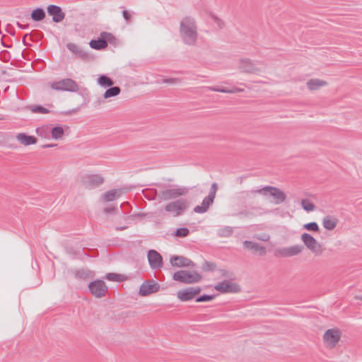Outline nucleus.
<instances>
[{"label": "nucleus", "instance_id": "obj_1", "mask_svg": "<svg viewBox=\"0 0 362 362\" xmlns=\"http://www.w3.org/2000/svg\"><path fill=\"white\" fill-rule=\"evenodd\" d=\"M180 34L185 45H194L197 40V27L195 21L190 16H185L180 23Z\"/></svg>", "mask_w": 362, "mask_h": 362}, {"label": "nucleus", "instance_id": "obj_2", "mask_svg": "<svg viewBox=\"0 0 362 362\" xmlns=\"http://www.w3.org/2000/svg\"><path fill=\"white\" fill-rule=\"evenodd\" d=\"M252 193L253 194H262L264 196H271L274 199L276 204H280L283 203L286 198L285 193L279 188L267 185L261 189H252Z\"/></svg>", "mask_w": 362, "mask_h": 362}, {"label": "nucleus", "instance_id": "obj_3", "mask_svg": "<svg viewBox=\"0 0 362 362\" xmlns=\"http://www.w3.org/2000/svg\"><path fill=\"white\" fill-rule=\"evenodd\" d=\"M173 279L184 284H194L200 281L202 276L197 271L191 272L186 270H180L174 273Z\"/></svg>", "mask_w": 362, "mask_h": 362}, {"label": "nucleus", "instance_id": "obj_4", "mask_svg": "<svg viewBox=\"0 0 362 362\" xmlns=\"http://www.w3.org/2000/svg\"><path fill=\"white\" fill-rule=\"evenodd\" d=\"M50 88L57 91L75 93L79 90V86L73 79L66 78L50 83Z\"/></svg>", "mask_w": 362, "mask_h": 362}, {"label": "nucleus", "instance_id": "obj_5", "mask_svg": "<svg viewBox=\"0 0 362 362\" xmlns=\"http://www.w3.org/2000/svg\"><path fill=\"white\" fill-rule=\"evenodd\" d=\"M187 207V199H180L166 204L165 206V211L171 213L174 217H177L182 214Z\"/></svg>", "mask_w": 362, "mask_h": 362}, {"label": "nucleus", "instance_id": "obj_6", "mask_svg": "<svg viewBox=\"0 0 362 362\" xmlns=\"http://www.w3.org/2000/svg\"><path fill=\"white\" fill-rule=\"evenodd\" d=\"M113 40H115V37L112 33L104 31L100 33V37L97 40H91L89 45L92 49L101 50L106 48L108 42L111 43Z\"/></svg>", "mask_w": 362, "mask_h": 362}, {"label": "nucleus", "instance_id": "obj_7", "mask_svg": "<svg viewBox=\"0 0 362 362\" xmlns=\"http://www.w3.org/2000/svg\"><path fill=\"white\" fill-rule=\"evenodd\" d=\"M301 240L306 246V247L311 251L315 255L319 256L322 252L321 245L308 233H304L301 235Z\"/></svg>", "mask_w": 362, "mask_h": 362}, {"label": "nucleus", "instance_id": "obj_8", "mask_svg": "<svg viewBox=\"0 0 362 362\" xmlns=\"http://www.w3.org/2000/svg\"><path fill=\"white\" fill-rule=\"evenodd\" d=\"M88 289L93 296L100 298L105 296L108 288L103 280L97 279L89 283Z\"/></svg>", "mask_w": 362, "mask_h": 362}, {"label": "nucleus", "instance_id": "obj_9", "mask_svg": "<svg viewBox=\"0 0 362 362\" xmlns=\"http://www.w3.org/2000/svg\"><path fill=\"white\" fill-rule=\"evenodd\" d=\"M214 288L221 293H237L240 291V286L228 280H224L215 285Z\"/></svg>", "mask_w": 362, "mask_h": 362}, {"label": "nucleus", "instance_id": "obj_10", "mask_svg": "<svg viewBox=\"0 0 362 362\" xmlns=\"http://www.w3.org/2000/svg\"><path fill=\"white\" fill-rule=\"evenodd\" d=\"M303 250V246L300 245H294L290 247H280L276 249L274 255L276 257H293L300 253Z\"/></svg>", "mask_w": 362, "mask_h": 362}, {"label": "nucleus", "instance_id": "obj_11", "mask_svg": "<svg viewBox=\"0 0 362 362\" xmlns=\"http://www.w3.org/2000/svg\"><path fill=\"white\" fill-rule=\"evenodd\" d=\"M188 192L186 187H177L166 189L160 194V197L163 200H170L175 199L180 196L185 195Z\"/></svg>", "mask_w": 362, "mask_h": 362}, {"label": "nucleus", "instance_id": "obj_12", "mask_svg": "<svg viewBox=\"0 0 362 362\" xmlns=\"http://www.w3.org/2000/svg\"><path fill=\"white\" fill-rule=\"evenodd\" d=\"M104 182L100 175H85L82 177L83 185L88 189H93L98 187Z\"/></svg>", "mask_w": 362, "mask_h": 362}, {"label": "nucleus", "instance_id": "obj_13", "mask_svg": "<svg viewBox=\"0 0 362 362\" xmlns=\"http://www.w3.org/2000/svg\"><path fill=\"white\" fill-rule=\"evenodd\" d=\"M147 258L149 266L152 269H158L163 267V257L156 250H149L147 254Z\"/></svg>", "mask_w": 362, "mask_h": 362}, {"label": "nucleus", "instance_id": "obj_14", "mask_svg": "<svg viewBox=\"0 0 362 362\" xmlns=\"http://www.w3.org/2000/svg\"><path fill=\"white\" fill-rule=\"evenodd\" d=\"M339 331L336 329H327L323 335V340L325 344L329 348H334L339 341Z\"/></svg>", "mask_w": 362, "mask_h": 362}, {"label": "nucleus", "instance_id": "obj_15", "mask_svg": "<svg viewBox=\"0 0 362 362\" xmlns=\"http://www.w3.org/2000/svg\"><path fill=\"white\" fill-rule=\"evenodd\" d=\"M47 11L49 15L52 16V21L54 23H60L65 18V13L59 6L54 4L49 5L47 7Z\"/></svg>", "mask_w": 362, "mask_h": 362}, {"label": "nucleus", "instance_id": "obj_16", "mask_svg": "<svg viewBox=\"0 0 362 362\" xmlns=\"http://www.w3.org/2000/svg\"><path fill=\"white\" fill-rule=\"evenodd\" d=\"M159 289V285L153 281H144L140 286L139 293L141 296H146L156 293Z\"/></svg>", "mask_w": 362, "mask_h": 362}, {"label": "nucleus", "instance_id": "obj_17", "mask_svg": "<svg viewBox=\"0 0 362 362\" xmlns=\"http://www.w3.org/2000/svg\"><path fill=\"white\" fill-rule=\"evenodd\" d=\"M170 262L173 267H187L190 266H194V262L191 259L179 255L172 256L170 259Z\"/></svg>", "mask_w": 362, "mask_h": 362}, {"label": "nucleus", "instance_id": "obj_18", "mask_svg": "<svg viewBox=\"0 0 362 362\" xmlns=\"http://www.w3.org/2000/svg\"><path fill=\"white\" fill-rule=\"evenodd\" d=\"M66 48L81 59L87 60L90 57L87 52L74 43L66 44Z\"/></svg>", "mask_w": 362, "mask_h": 362}, {"label": "nucleus", "instance_id": "obj_19", "mask_svg": "<svg viewBox=\"0 0 362 362\" xmlns=\"http://www.w3.org/2000/svg\"><path fill=\"white\" fill-rule=\"evenodd\" d=\"M243 245L245 249L258 252L260 255H264L267 253V249L264 246L253 241L245 240L243 243Z\"/></svg>", "mask_w": 362, "mask_h": 362}, {"label": "nucleus", "instance_id": "obj_20", "mask_svg": "<svg viewBox=\"0 0 362 362\" xmlns=\"http://www.w3.org/2000/svg\"><path fill=\"white\" fill-rule=\"evenodd\" d=\"M214 199L209 196H206L204 198L201 205L196 206L193 211L197 214H204L208 211L210 206L214 203Z\"/></svg>", "mask_w": 362, "mask_h": 362}, {"label": "nucleus", "instance_id": "obj_21", "mask_svg": "<svg viewBox=\"0 0 362 362\" xmlns=\"http://www.w3.org/2000/svg\"><path fill=\"white\" fill-rule=\"evenodd\" d=\"M240 68L242 71L245 73H257L259 72V69H257L255 65L252 62V61L249 59H245L240 60Z\"/></svg>", "mask_w": 362, "mask_h": 362}, {"label": "nucleus", "instance_id": "obj_22", "mask_svg": "<svg viewBox=\"0 0 362 362\" xmlns=\"http://www.w3.org/2000/svg\"><path fill=\"white\" fill-rule=\"evenodd\" d=\"M16 139L24 146H29L37 143V139L35 136L27 135L25 133L18 134Z\"/></svg>", "mask_w": 362, "mask_h": 362}, {"label": "nucleus", "instance_id": "obj_23", "mask_svg": "<svg viewBox=\"0 0 362 362\" xmlns=\"http://www.w3.org/2000/svg\"><path fill=\"white\" fill-rule=\"evenodd\" d=\"M209 90L214 92L223 93H241L244 90L242 88H239L237 87H232L231 88H228L226 87H219V86H211L208 88Z\"/></svg>", "mask_w": 362, "mask_h": 362}, {"label": "nucleus", "instance_id": "obj_24", "mask_svg": "<svg viewBox=\"0 0 362 362\" xmlns=\"http://www.w3.org/2000/svg\"><path fill=\"white\" fill-rule=\"evenodd\" d=\"M72 274L74 275V277L78 280H85L91 276V272L85 268L75 269L72 270Z\"/></svg>", "mask_w": 362, "mask_h": 362}, {"label": "nucleus", "instance_id": "obj_25", "mask_svg": "<svg viewBox=\"0 0 362 362\" xmlns=\"http://www.w3.org/2000/svg\"><path fill=\"white\" fill-rule=\"evenodd\" d=\"M45 10L41 7L34 8L30 13V18L34 21H41L45 18Z\"/></svg>", "mask_w": 362, "mask_h": 362}, {"label": "nucleus", "instance_id": "obj_26", "mask_svg": "<svg viewBox=\"0 0 362 362\" xmlns=\"http://www.w3.org/2000/svg\"><path fill=\"white\" fill-rule=\"evenodd\" d=\"M177 298L181 301H188L192 300L194 296L191 290V288H187L177 292Z\"/></svg>", "mask_w": 362, "mask_h": 362}, {"label": "nucleus", "instance_id": "obj_27", "mask_svg": "<svg viewBox=\"0 0 362 362\" xmlns=\"http://www.w3.org/2000/svg\"><path fill=\"white\" fill-rule=\"evenodd\" d=\"M337 219L329 216H325L322 220V224L325 228L329 230L334 229L337 224Z\"/></svg>", "mask_w": 362, "mask_h": 362}, {"label": "nucleus", "instance_id": "obj_28", "mask_svg": "<svg viewBox=\"0 0 362 362\" xmlns=\"http://www.w3.org/2000/svg\"><path fill=\"white\" fill-rule=\"evenodd\" d=\"M52 125H42V127H37L35 130L36 134L45 139H49L50 138V127Z\"/></svg>", "mask_w": 362, "mask_h": 362}, {"label": "nucleus", "instance_id": "obj_29", "mask_svg": "<svg viewBox=\"0 0 362 362\" xmlns=\"http://www.w3.org/2000/svg\"><path fill=\"white\" fill-rule=\"evenodd\" d=\"M64 134V130L62 126L50 127V135L54 139L58 140L62 139Z\"/></svg>", "mask_w": 362, "mask_h": 362}, {"label": "nucleus", "instance_id": "obj_30", "mask_svg": "<svg viewBox=\"0 0 362 362\" xmlns=\"http://www.w3.org/2000/svg\"><path fill=\"white\" fill-rule=\"evenodd\" d=\"M326 84L327 83L325 81L317 78L310 79L307 82V86L311 90H317Z\"/></svg>", "mask_w": 362, "mask_h": 362}, {"label": "nucleus", "instance_id": "obj_31", "mask_svg": "<svg viewBox=\"0 0 362 362\" xmlns=\"http://www.w3.org/2000/svg\"><path fill=\"white\" fill-rule=\"evenodd\" d=\"M121 92V89L118 86H110L109 87V88H107L104 95H103V98L105 99H107V98H112V97H115L117 95H118Z\"/></svg>", "mask_w": 362, "mask_h": 362}, {"label": "nucleus", "instance_id": "obj_32", "mask_svg": "<svg viewBox=\"0 0 362 362\" xmlns=\"http://www.w3.org/2000/svg\"><path fill=\"white\" fill-rule=\"evenodd\" d=\"M104 279L110 281L122 282L126 279V277L122 274L107 273L104 276Z\"/></svg>", "mask_w": 362, "mask_h": 362}, {"label": "nucleus", "instance_id": "obj_33", "mask_svg": "<svg viewBox=\"0 0 362 362\" xmlns=\"http://www.w3.org/2000/svg\"><path fill=\"white\" fill-rule=\"evenodd\" d=\"M98 83L103 87H110L113 85L112 80L105 75H100L97 79Z\"/></svg>", "mask_w": 362, "mask_h": 362}, {"label": "nucleus", "instance_id": "obj_34", "mask_svg": "<svg viewBox=\"0 0 362 362\" xmlns=\"http://www.w3.org/2000/svg\"><path fill=\"white\" fill-rule=\"evenodd\" d=\"M216 263H214L213 262L206 261V260L204 261L202 266V269L204 272H214L216 270Z\"/></svg>", "mask_w": 362, "mask_h": 362}, {"label": "nucleus", "instance_id": "obj_35", "mask_svg": "<svg viewBox=\"0 0 362 362\" xmlns=\"http://www.w3.org/2000/svg\"><path fill=\"white\" fill-rule=\"evenodd\" d=\"M29 108L33 113L47 114L50 112V110L49 109L44 107L41 105H32L30 106Z\"/></svg>", "mask_w": 362, "mask_h": 362}, {"label": "nucleus", "instance_id": "obj_36", "mask_svg": "<svg viewBox=\"0 0 362 362\" xmlns=\"http://www.w3.org/2000/svg\"><path fill=\"white\" fill-rule=\"evenodd\" d=\"M233 228L231 226H224L218 230V234L221 237H228L232 235Z\"/></svg>", "mask_w": 362, "mask_h": 362}, {"label": "nucleus", "instance_id": "obj_37", "mask_svg": "<svg viewBox=\"0 0 362 362\" xmlns=\"http://www.w3.org/2000/svg\"><path fill=\"white\" fill-rule=\"evenodd\" d=\"M301 206L305 211L308 212L313 211L315 208V204L307 199H302Z\"/></svg>", "mask_w": 362, "mask_h": 362}, {"label": "nucleus", "instance_id": "obj_38", "mask_svg": "<svg viewBox=\"0 0 362 362\" xmlns=\"http://www.w3.org/2000/svg\"><path fill=\"white\" fill-rule=\"evenodd\" d=\"M189 230L186 227L178 228L174 232V235L177 237L184 238L189 235Z\"/></svg>", "mask_w": 362, "mask_h": 362}, {"label": "nucleus", "instance_id": "obj_39", "mask_svg": "<svg viewBox=\"0 0 362 362\" xmlns=\"http://www.w3.org/2000/svg\"><path fill=\"white\" fill-rule=\"evenodd\" d=\"M303 228L314 232H318L320 230L319 226L317 222H310L303 225Z\"/></svg>", "mask_w": 362, "mask_h": 362}, {"label": "nucleus", "instance_id": "obj_40", "mask_svg": "<svg viewBox=\"0 0 362 362\" xmlns=\"http://www.w3.org/2000/svg\"><path fill=\"white\" fill-rule=\"evenodd\" d=\"M215 297H216V295H209V294L204 293L203 295L198 296L196 298V302L199 303V302L211 301V300H214L215 298Z\"/></svg>", "mask_w": 362, "mask_h": 362}, {"label": "nucleus", "instance_id": "obj_41", "mask_svg": "<svg viewBox=\"0 0 362 362\" xmlns=\"http://www.w3.org/2000/svg\"><path fill=\"white\" fill-rule=\"evenodd\" d=\"M116 194H117V190H115V189L110 190L105 193V194L103 195V198L107 202H111V201H113L115 199Z\"/></svg>", "mask_w": 362, "mask_h": 362}, {"label": "nucleus", "instance_id": "obj_42", "mask_svg": "<svg viewBox=\"0 0 362 362\" xmlns=\"http://www.w3.org/2000/svg\"><path fill=\"white\" fill-rule=\"evenodd\" d=\"M0 59L4 62H8L11 59V54L7 50L0 52Z\"/></svg>", "mask_w": 362, "mask_h": 362}, {"label": "nucleus", "instance_id": "obj_43", "mask_svg": "<svg viewBox=\"0 0 362 362\" xmlns=\"http://www.w3.org/2000/svg\"><path fill=\"white\" fill-rule=\"evenodd\" d=\"M180 81L181 80L178 78H164L162 82L163 83L175 85L180 83Z\"/></svg>", "mask_w": 362, "mask_h": 362}, {"label": "nucleus", "instance_id": "obj_44", "mask_svg": "<svg viewBox=\"0 0 362 362\" xmlns=\"http://www.w3.org/2000/svg\"><path fill=\"white\" fill-rule=\"evenodd\" d=\"M217 189H218V185L216 182H214L211 185L210 192H209L208 196L212 197L214 199Z\"/></svg>", "mask_w": 362, "mask_h": 362}, {"label": "nucleus", "instance_id": "obj_45", "mask_svg": "<svg viewBox=\"0 0 362 362\" xmlns=\"http://www.w3.org/2000/svg\"><path fill=\"white\" fill-rule=\"evenodd\" d=\"M81 109V107L78 106L76 108H73L71 110H69L67 111H64V112H62V113L64 115H71L73 113H76L79 110Z\"/></svg>", "mask_w": 362, "mask_h": 362}, {"label": "nucleus", "instance_id": "obj_46", "mask_svg": "<svg viewBox=\"0 0 362 362\" xmlns=\"http://www.w3.org/2000/svg\"><path fill=\"white\" fill-rule=\"evenodd\" d=\"M219 272L221 273L222 277L230 278L231 276V274L226 269H219Z\"/></svg>", "mask_w": 362, "mask_h": 362}, {"label": "nucleus", "instance_id": "obj_47", "mask_svg": "<svg viewBox=\"0 0 362 362\" xmlns=\"http://www.w3.org/2000/svg\"><path fill=\"white\" fill-rule=\"evenodd\" d=\"M190 288H191V290L192 291V293L194 296L196 295L199 294L202 291V289L199 286L190 287Z\"/></svg>", "mask_w": 362, "mask_h": 362}, {"label": "nucleus", "instance_id": "obj_48", "mask_svg": "<svg viewBox=\"0 0 362 362\" xmlns=\"http://www.w3.org/2000/svg\"><path fill=\"white\" fill-rule=\"evenodd\" d=\"M122 17L124 18V19L127 21L130 19L131 18V15L129 14V13L126 11V10H124L122 11Z\"/></svg>", "mask_w": 362, "mask_h": 362}, {"label": "nucleus", "instance_id": "obj_49", "mask_svg": "<svg viewBox=\"0 0 362 362\" xmlns=\"http://www.w3.org/2000/svg\"><path fill=\"white\" fill-rule=\"evenodd\" d=\"M16 25H17V26H18L19 28H21V29H22V30H25V29H28V28H29V25H28V24L23 25V24H21V23H18H18H16Z\"/></svg>", "mask_w": 362, "mask_h": 362}, {"label": "nucleus", "instance_id": "obj_50", "mask_svg": "<svg viewBox=\"0 0 362 362\" xmlns=\"http://www.w3.org/2000/svg\"><path fill=\"white\" fill-rule=\"evenodd\" d=\"M114 210H115L114 207H107L104 209V212L106 214H110V213L113 212Z\"/></svg>", "mask_w": 362, "mask_h": 362}, {"label": "nucleus", "instance_id": "obj_51", "mask_svg": "<svg viewBox=\"0 0 362 362\" xmlns=\"http://www.w3.org/2000/svg\"><path fill=\"white\" fill-rule=\"evenodd\" d=\"M215 20H216L218 27L220 28H222L223 24V22L218 18H216Z\"/></svg>", "mask_w": 362, "mask_h": 362}, {"label": "nucleus", "instance_id": "obj_52", "mask_svg": "<svg viewBox=\"0 0 362 362\" xmlns=\"http://www.w3.org/2000/svg\"><path fill=\"white\" fill-rule=\"evenodd\" d=\"M56 146H57V144H46V145H43L42 147L44 148H52Z\"/></svg>", "mask_w": 362, "mask_h": 362}, {"label": "nucleus", "instance_id": "obj_53", "mask_svg": "<svg viewBox=\"0 0 362 362\" xmlns=\"http://www.w3.org/2000/svg\"><path fill=\"white\" fill-rule=\"evenodd\" d=\"M133 216L134 217H144V216H145V214L143 213H138V214H133Z\"/></svg>", "mask_w": 362, "mask_h": 362}, {"label": "nucleus", "instance_id": "obj_54", "mask_svg": "<svg viewBox=\"0 0 362 362\" xmlns=\"http://www.w3.org/2000/svg\"><path fill=\"white\" fill-rule=\"evenodd\" d=\"M28 35V34H25V36L23 37V44L25 45V46H28V44L26 43L25 42V37Z\"/></svg>", "mask_w": 362, "mask_h": 362}, {"label": "nucleus", "instance_id": "obj_55", "mask_svg": "<svg viewBox=\"0 0 362 362\" xmlns=\"http://www.w3.org/2000/svg\"><path fill=\"white\" fill-rule=\"evenodd\" d=\"M127 228V226H120V227H117L116 230H123L126 229Z\"/></svg>", "mask_w": 362, "mask_h": 362}, {"label": "nucleus", "instance_id": "obj_56", "mask_svg": "<svg viewBox=\"0 0 362 362\" xmlns=\"http://www.w3.org/2000/svg\"><path fill=\"white\" fill-rule=\"evenodd\" d=\"M1 45L3 47H7V48H9L11 47V45H7L6 43H4V42L3 41V40H1Z\"/></svg>", "mask_w": 362, "mask_h": 362}, {"label": "nucleus", "instance_id": "obj_57", "mask_svg": "<svg viewBox=\"0 0 362 362\" xmlns=\"http://www.w3.org/2000/svg\"><path fill=\"white\" fill-rule=\"evenodd\" d=\"M25 49L23 50V52H22V57H23V58L25 57H24V52H25Z\"/></svg>", "mask_w": 362, "mask_h": 362}]
</instances>
